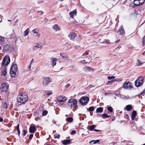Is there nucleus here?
<instances>
[{
  "label": "nucleus",
  "mask_w": 145,
  "mask_h": 145,
  "mask_svg": "<svg viewBox=\"0 0 145 145\" xmlns=\"http://www.w3.org/2000/svg\"><path fill=\"white\" fill-rule=\"evenodd\" d=\"M28 99L27 94L26 93H21L19 94L17 98V101L18 103L24 104Z\"/></svg>",
  "instance_id": "nucleus-1"
},
{
  "label": "nucleus",
  "mask_w": 145,
  "mask_h": 145,
  "mask_svg": "<svg viewBox=\"0 0 145 145\" xmlns=\"http://www.w3.org/2000/svg\"><path fill=\"white\" fill-rule=\"evenodd\" d=\"M18 70L17 65L16 64H13L11 67L10 70V74L12 77H15L17 75L16 73Z\"/></svg>",
  "instance_id": "nucleus-2"
},
{
  "label": "nucleus",
  "mask_w": 145,
  "mask_h": 145,
  "mask_svg": "<svg viewBox=\"0 0 145 145\" xmlns=\"http://www.w3.org/2000/svg\"><path fill=\"white\" fill-rule=\"evenodd\" d=\"M77 103L76 99H71L69 100L68 105L71 106V108H74L77 106Z\"/></svg>",
  "instance_id": "nucleus-3"
},
{
  "label": "nucleus",
  "mask_w": 145,
  "mask_h": 145,
  "mask_svg": "<svg viewBox=\"0 0 145 145\" xmlns=\"http://www.w3.org/2000/svg\"><path fill=\"white\" fill-rule=\"evenodd\" d=\"M144 80V78L141 76H139L135 81V86L137 87H139L142 85Z\"/></svg>",
  "instance_id": "nucleus-4"
},
{
  "label": "nucleus",
  "mask_w": 145,
  "mask_h": 145,
  "mask_svg": "<svg viewBox=\"0 0 145 145\" xmlns=\"http://www.w3.org/2000/svg\"><path fill=\"white\" fill-rule=\"evenodd\" d=\"M10 61V57L8 56H5L3 59L2 65L4 66L8 65Z\"/></svg>",
  "instance_id": "nucleus-5"
},
{
  "label": "nucleus",
  "mask_w": 145,
  "mask_h": 145,
  "mask_svg": "<svg viewBox=\"0 0 145 145\" xmlns=\"http://www.w3.org/2000/svg\"><path fill=\"white\" fill-rule=\"evenodd\" d=\"M89 98L88 97H82L79 100V102L83 106L86 105L88 102Z\"/></svg>",
  "instance_id": "nucleus-6"
},
{
  "label": "nucleus",
  "mask_w": 145,
  "mask_h": 145,
  "mask_svg": "<svg viewBox=\"0 0 145 145\" xmlns=\"http://www.w3.org/2000/svg\"><path fill=\"white\" fill-rule=\"evenodd\" d=\"M52 79L50 77H45L43 78L42 82V85L44 86H46L51 82Z\"/></svg>",
  "instance_id": "nucleus-7"
},
{
  "label": "nucleus",
  "mask_w": 145,
  "mask_h": 145,
  "mask_svg": "<svg viewBox=\"0 0 145 145\" xmlns=\"http://www.w3.org/2000/svg\"><path fill=\"white\" fill-rule=\"evenodd\" d=\"M123 88L126 89H131L132 88V84L130 82L124 83L123 85Z\"/></svg>",
  "instance_id": "nucleus-8"
},
{
  "label": "nucleus",
  "mask_w": 145,
  "mask_h": 145,
  "mask_svg": "<svg viewBox=\"0 0 145 145\" xmlns=\"http://www.w3.org/2000/svg\"><path fill=\"white\" fill-rule=\"evenodd\" d=\"M66 98L64 96L61 95L59 96L57 98V100L59 102H64L66 100Z\"/></svg>",
  "instance_id": "nucleus-9"
},
{
  "label": "nucleus",
  "mask_w": 145,
  "mask_h": 145,
  "mask_svg": "<svg viewBox=\"0 0 145 145\" xmlns=\"http://www.w3.org/2000/svg\"><path fill=\"white\" fill-rule=\"evenodd\" d=\"M8 86L5 83H3L1 85V87H0V90L2 91H7Z\"/></svg>",
  "instance_id": "nucleus-10"
},
{
  "label": "nucleus",
  "mask_w": 145,
  "mask_h": 145,
  "mask_svg": "<svg viewBox=\"0 0 145 145\" xmlns=\"http://www.w3.org/2000/svg\"><path fill=\"white\" fill-rule=\"evenodd\" d=\"M76 36V34L74 33H71L68 36L71 40H73Z\"/></svg>",
  "instance_id": "nucleus-11"
},
{
  "label": "nucleus",
  "mask_w": 145,
  "mask_h": 145,
  "mask_svg": "<svg viewBox=\"0 0 145 145\" xmlns=\"http://www.w3.org/2000/svg\"><path fill=\"white\" fill-rule=\"evenodd\" d=\"M36 131V127L34 125H31L29 128V131L31 133H34Z\"/></svg>",
  "instance_id": "nucleus-12"
},
{
  "label": "nucleus",
  "mask_w": 145,
  "mask_h": 145,
  "mask_svg": "<svg viewBox=\"0 0 145 145\" xmlns=\"http://www.w3.org/2000/svg\"><path fill=\"white\" fill-rule=\"evenodd\" d=\"M76 13L77 12L76 9H75L73 11L70 12L69 13V15H70V17L72 18H73L74 16L76 15Z\"/></svg>",
  "instance_id": "nucleus-13"
},
{
  "label": "nucleus",
  "mask_w": 145,
  "mask_h": 145,
  "mask_svg": "<svg viewBox=\"0 0 145 145\" xmlns=\"http://www.w3.org/2000/svg\"><path fill=\"white\" fill-rule=\"evenodd\" d=\"M118 32H119L120 34L121 35H123L125 33V31L123 28L122 26L120 27Z\"/></svg>",
  "instance_id": "nucleus-14"
},
{
  "label": "nucleus",
  "mask_w": 145,
  "mask_h": 145,
  "mask_svg": "<svg viewBox=\"0 0 145 145\" xmlns=\"http://www.w3.org/2000/svg\"><path fill=\"white\" fill-rule=\"evenodd\" d=\"M52 28L55 31H56L60 30L59 26L57 24H55L53 25Z\"/></svg>",
  "instance_id": "nucleus-15"
},
{
  "label": "nucleus",
  "mask_w": 145,
  "mask_h": 145,
  "mask_svg": "<svg viewBox=\"0 0 145 145\" xmlns=\"http://www.w3.org/2000/svg\"><path fill=\"white\" fill-rule=\"evenodd\" d=\"M92 69H93L90 67L86 66L84 67V70L85 72H90L92 70Z\"/></svg>",
  "instance_id": "nucleus-16"
},
{
  "label": "nucleus",
  "mask_w": 145,
  "mask_h": 145,
  "mask_svg": "<svg viewBox=\"0 0 145 145\" xmlns=\"http://www.w3.org/2000/svg\"><path fill=\"white\" fill-rule=\"evenodd\" d=\"M140 1H133L132 2V4L134 5L133 6H137L139 5Z\"/></svg>",
  "instance_id": "nucleus-17"
},
{
  "label": "nucleus",
  "mask_w": 145,
  "mask_h": 145,
  "mask_svg": "<svg viewBox=\"0 0 145 145\" xmlns=\"http://www.w3.org/2000/svg\"><path fill=\"white\" fill-rule=\"evenodd\" d=\"M30 31V29L29 28H27L24 32V37H26L29 34V31Z\"/></svg>",
  "instance_id": "nucleus-18"
},
{
  "label": "nucleus",
  "mask_w": 145,
  "mask_h": 145,
  "mask_svg": "<svg viewBox=\"0 0 145 145\" xmlns=\"http://www.w3.org/2000/svg\"><path fill=\"white\" fill-rule=\"evenodd\" d=\"M103 108L101 107H100L97 108L96 110V113H102L103 112Z\"/></svg>",
  "instance_id": "nucleus-19"
},
{
  "label": "nucleus",
  "mask_w": 145,
  "mask_h": 145,
  "mask_svg": "<svg viewBox=\"0 0 145 145\" xmlns=\"http://www.w3.org/2000/svg\"><path fill=\"white\" fill-rule=\"evenodd\" d=\"M71 142V141L69 139L65 140L63 141V144L64 145H67L69 144Z\"/></svg>",
  "instance_id": "nucleus-20"
},
{
  "label": "nucleus",
  "mask_w": 145,
  "mask_h": 145,
  "mask_svg": "<svg viewBox=\"0 0 145 145\" xmlns=\"http://www.w3.org/2000/svg\"><path fill=\"white\" fill-rule=\"evenodd\" d=\"M52 60V65L53 66H55L56 64V62L57 59L56 58H52L51 59Z\"/></svg>",
  "instance_id": "nucleus-21"
},
{
  "label": "nucleus",
  "mask_w": 145,
  "mask_h": 145,
  "mask_svg": "<svg viewBox=\"0 0 145 145\" xmlns=\"http://www.w3.org/2000/svg\"><path fill=\"white\" fill-rule=\"evenodd\" d=\"M7 74V69L6 67L3 68V70H2V75L5 76Z\"/></svg>",
  "instance_id": "nucleus-22"
},
{
  "label": "nucleus",
  "mask_w": 145,
  "mask_h": 145,
  "mask_svg": "<svg viewBox=\"0 0 145 145\" xmlns=\"http://www.w3.org/2000/svg\"><path fill=\"white\" fill-rule=\"evenodd\" d=\"M118 80L117 79H115V80H111L109 81H108L107 83L106 84L107 85H110L111 84H112L113 82Z\"/></svg>",
  "instance_id": "nucleus-23"
},
{
  "label": "nucleus",
  "mask_w": 145,
  "mask_h": 145,
  "mask_svg": "<svg viewBox=\"0 0 145 145\" xmlns=\"http://www.w3.org/2000/svg\"><path fill=\"white\" fill-rule=\"evenodd\" d=\"M132 107L131 105H127L126 106V109L128 111L131 110L132 109Z\"/></svg>",
  "instance_id": "nucleus-24"
},
{
  "label": "nucleus",
  "mask_w": 145,
  "mask_h": 145,
  "mask_svg": "<svg viewBox=\"0 0 145 145\" xmlns=\"http://www.w3.org/2000/svg\"><path fill=\"white\" fill-rule=\"evenodd\" d=\"M137 65L138 66H140L141 65L143 64V62L140 61V60L138 59L137 60Z\"/></svg>",
  "instance_id": "nucleus-25"
},
{
  "label": "nucleus",
  "mask_w": 145,
  "mask_h": 145,
  "mask_svg": "<svg viewBox=\"0 0 145 145\" xmlns=\"http://www.w3.org/2000/svg\"><path fill=\"white\" fill-rule=\"evenodd\" d=\"M60 55L63 58H67L68 57V55L64 53H61L60 54Z\"/></svg>",
  "instance_id": "nucleus-26"
},
{
  "label": "nucleus",
  "mask_w": 145,
  "mask_h": 145,
  "mask_svg": "<svg viewBox=\"0 0 145 145\" xmlns=\"http://www.w3.org/2000/svg\"><path fill=\"white\" fill-rule=\"evenodd\" d=\"M67 121L71 123L73 121V119L72 117H69L67 119Z\"/></svg>",
  "instance_id": "nucleus-27"
},
{
  "label": "nucleus",
  "mask_w": 145,
  "mask_h": 145,
  "mask_svg": "<svg viewBox=\"0 0 145 145\" xmlns=\"http://www.w3.org/2000/svg\"><path fill=\"white\" fill-rule=\"evenodd\" d=\"M120 97L122 99H128L130 98L129 97H127V96H124L122 95H120Z\"/></svg>",
  "instance_id": "nucleus-28"
},
{
  "label": "nucleus",
  "mask_w": 145,
  "mask_h": 145,
  "mask_svg": "<svg viewBox=\"0 0 145 145\" xmlns=\"http://www.w3.org/2000/svg\"><path fill=\"white\" fill-rule=\"evenodd\" d=\"M95 125H92L90 126L89 127V129H89V130L92 131L93 130V129H94V128L95 127Z\"/></svg>",
  "instance_id": "nucleus-29"
},
{
  "label": "nucleus",
  "mask_w": 145,
  "mask_h": 145,
  "mask_svg": "<svg viewBox=\"0 0 145 145\" xmlns=\"http://www.w3.org/2000/svg\"><path fill=\"white\" fill-rule=\"evenodd\" d=\"M94 109V108L93 106H92L89 107L88 109H87V110H88L89 111H92Z\"/></svg>",
  "instance_id": "nucleus-30"
},
{
  "label": "nucleus",
  "mask_w": 145,
  "mask_h": 145,
  "mask_svg": "<svg viewBox=\"0 0 145 145\" xmlns=\"http://www.w3.org/2000/svg\"><path fill=\"white\" fill-rule=\"evenodd\" d=\"M102 116L104 118H109L110 116H108L107 114L105 113L102 115Z\"/></svg>",
  "instance_id": "nucleus-31"
},
{
  "label": "nucleus",
  "mask_w": 145,
  "mask_h": 145,
  "mask_svg": "<svg viewBox=\"0 0 145 145\" xmlns=\"http://www.w3.org/2000/svg\"><path fill=\"white\" fill-rule=\"evenodd\" d=\"M48 113V111L47 110H45L42 113V116H45Z\"/></svg>",
  "instance_id": "nucleus-32"
},
{
  "label": "nucleus",
  "mask_w": 145,
  "mask_h": 145,
  "mask_svg": "<svg viewBox=\"0 0 145 145\" xmlns=\"http://www.w3.org/2000/svg\"><path fill=\"white\" fill-rule=\"evenodd\" d=\"M10 45L8 44L6 45L5 46V48L7 50H8L10 49Z\"/></svg>",
  "instance_id": "nucleus-33"
},
{
  "label": "nucleus",
  "mask_w": 145,
  "mask_h": 145,
  "mask_svg": "<svg viewBox=\"0 0 145 145\" xmlns=\"http://www.w3.org/2000/svg\"><path fill=\"white\" fill-rule=\"evenodd\" d=\"M108 110L110 112H112L113 111V109L112 107L109 106L108 108Z\"/></svg>",
  "instance_id": "nucleus-34"
},
{
  "label": "nucleus",
  "mask_w": 145,
  "mask_h": 145,
  "mask_svg": "<svg viewBox=\"0 0 145 145\" xmlns=\"http://www.w3.org/2000/svg\"><path fill=\"white\" fill-rule=\"evenodd\" d=\"M115 76H108L107 78L108 80H111L112 79L114 78H115Z\"/></svg>",
  "instance_id": "nucleus-35"
},
{
  "label": "nucleus",
  "mask_w": 145,
  "mask_h": 145,
  "mask_svg": "<svg viewBox=\"0 0 145 145\" xmlns=\"http://www.w3.org/2000/svg\"><path fill=\"white\" fill-rule=\"evenodd\" d=\"M34 33H37L39 31V30L38 29H34L32 31Z\"/></svg>",
  "instance_id": "nucleus-36"
},
{
  "label": "nucleus",
  "mask_w": 145,
  "mask_h": 145,
  "mask_svg": "<svg viewBox=\"0 0 145 145\" xmlns=\"http://www.w3.org/2000/svg\"><path fill=\"white\" fill-rule=\"evenodd\" d=\"M103 43H106V44H109V40H105L103 42H102Z\"/></svg>",
  "instance_id": "nucleus-37"
},
{
  "label": "nucleus",
  "mask_w": 145,
  "mask_h": 145,
  "mask_svg": "<svg viewBox=\"0 0 145 145\" xmlns=\"http://www.w3.org/2000/svg\"><path fill=\"white\" fill-rule=\"evenodd\" d=\"M136 114H137V112L135 110H134L133 111L132 114V115L136 116Z\"/></svg>",
  "instance_id": "nucleus-38"
},
{
  "label": "nucleus",
  "mask_w": 145,
  "mask_h": 145,
  "mask_svg": "<svg viewBox=\"0 0 145 145\" xmlns=\"http://www.w3.org/2000/svg\"><path fill=\"white\" fill-rule=\"evenodd\" d=\"M3 107L4 108H7V104L6 102H5L3 104Z\"/></svg>",
  "instance_id": "nucleus-39"
},
{
  "label": "nucleus",
  "mask_w": 145,
  "mask_h": 145,
  "mask_svg": "<svg viewBox=\"0 0 145 145\" xmlns=\"http://www.w3.org/2000/svg\"><path fill=\"white\" fill-rule=\"evenodd\" d=\"M23 136L24 137L26 134L27 132L25 130H23Z\"/></svg>",
  "instance_id": "nucleus-40"
},
{
  "label": "nucleus",
  "mask_w": 145,
  "mask_h": 145,
  "mask_svg": "<svg viewBox=\"0 0 145 145\" xmlns=\"http://www.w3.org/2000/svg\"><path fill=\"white\" fill-rule=\"evenodd\" d=\"M35 47H37L38 48H40L42 46L41 45H39L37 43L35 44Z\"/></svg>",
  "instance_id": "nucleus-41"
},
{
  "label": "nucleus",
  "mask_w": 145,
  "mask_h": 145,
  "mask_svg": "<svg viewBox=\"0 0 145 145\" xmlns=\"http://www.w3.org/2000/svg\"><path fill=\"white\" fill-rule=\"evenodd\" d=\"M0 40L1 42H3L4 41V38L0 36Z\"/></svg>",
  "instance_id": "nucleus-42"
},
{
  "label": "nucleus",
  "mask_w": 145,
  "mask_h": 145,
  "mask_svg": "<svg viewBox=\"0 0 145 145\" xmlns=\"http://www.w3.org/2000/svg\"><path fill=\"white\" fill-rule=\"evenodd\" d=\"M80 63L81 64H84L86 63L85 60H81L80 61Z\"/></svg>",
  "instance_id": "nucleus-43"
},
{
  "label": "nucleus",
  "mask_w": 145,
  "mask_h": 145,
  "mask_svg": "<svg viewBox=\"0 0 145 145\" xmlns=\"http://www.w3.org/2000/svg\"><path fill=\"white\" fill-rule=\"evenodd\" d=\"M76 133V131L75 130H73L72 131V132L71 133V135H74Z\"/></svg>",
  "instance_id": "nucleus-44"
},
{
  "label": "nucleus",
  "mask_w": 145,
  "mask_h": 145,
  "mask_svg": "<svg viewBox=\"0 0 145 145\" xmlns=\"http://www.w3.org/2000/svg\"><path fill=\"white\" fill-rule=\"evenodd\" d=\"M99 141H100V140H93L94 142H93V143L96 144V143H97L99 142Z\"/></svg>",
  "instance_id": "nucleus-45"
},
{
  "label": "nucleus",
  "mask_w": 145,
  "mask_h": 145,
  "mask_svg": "<svg viewBox=\"0 0 145 145\" xmlns=\"http://www.w3.org/2000/svg\"><path fill=\"white\" fill-rule=\"evenodd\" d=\"M33 135L32 134H31L29 136V140H31L33 138Z\"/></svg>",
  "instance_id": "nucleus-46"
},
{
  "label": "nucleus",
  "mask_w": 145,
  "mask_h": 145,
  "mask_svg": "<svg viewBox=\"0 0 145 145\" xmlns=\"http://www.w3.org/2000/svg\"><path fill=\"white\" fill-rule=\"evenodd\" d=\"M144 1H140L139 5H141L143 4L144 3Z\"/></svg>",
  "instance_id": "nucleus-47"
},
{
  "label": "nucleus",
  "mask_w": 145,
  "mask_h": 145,
  "mask_svg": "<svg viewBox=\"0 0 145 145\" xmlns=\"http://www.w3.org/2000/svg\"><path fill=\"white\" fill-rule=\"evenodd\" d=\"M35 136L37 138H39V133H37L35 134Z\"/></svg>",
  "instance_id": "nucleus-48"
},
{
  "label": "nucleus",
  "mask_w": 145,
  "mask_h": 145,
  "mask_svg": "<svg viewBox=\"0 0 145 145\" xmlns=\"http://www.w3.org/2000/svg\"><path fill=\"white\" fill-rule=\"evenodd\" d=\"M52 91H50L47 94V95L48 96H49L51 95H52Z\"/></svg>",
  "instance_id": "nucleus-49"
},
{
  "label": "nucleus",
  "mask_w": 145,
  "mask_h": 145,
  "mask_svg": "<svg viewBox=\"0 0 145 145\" xmlns=\"http://www.w3.org/2000/svg\"><path fill=\"white\" fill-rule=\"evenodd\" d=\"M60 137V135H58L57 136H55L54 138H57L58 139Z\"/></svg>",
  "instance_id": "nucleus-50"
},
{
  "label": "nucleus",
  "mask_w": 145,
  "mask_h": 145,
  "mask_svg": "<svg viewBox=\"0 0 145 145\" xmlns=\"http://www.w3.org/2000/svg\"><path fill=\"white\" fill-rule=\"evenodd\" d=\"M135 116L131 115V118L132 120H134L135 119Z\"/></svg>",
  "instance_id": "nucleus-51"
},
{
  "label": "nucleus",
  "mask_w": 145,
  "mask_h": 145,
  "mask_svg": "<svg viewBox=\"0 0 145 145\" xmlns=\"http://www.w3.org/2000/svg\"><path fill=\"white\" fill-rule=\"evenodd\" d=\"M38 13H40V14H42L43 12L42 11H39L37 12Z\"/></svg>",
  "instance_id": "nucleus-52"
},
{
  "label": "nucleus",
  "mask_w": 145,
  "mask_h": 145,
  "mask_svg": "<svg viewBox=\"0 0 145 145\" xmlns=\"http://www.w3.org/2000/svg\"><path fill=\"white\" fill-rule=\"evenodd\" d=\"M142 42L143 43L145 42V35L144 37L142 39Z\"/></svg>",
  "instance_id": "nucleus-53"
},
{
  "label": "nucleus",
  "mask_w": 145,
  "mask_h": 145,
  "mask_svg": "<svg viewBox=\"0 0 145 145\" xmlns=\"http://www.w3.org/2000/svg\"><path fill=\"white\" fill-rule=\"evenodd\" d=\"M17 130H20L19 129V124H18L16 127Z\"/></svg>",
  "instance_id": "nucleus-54"
},
{
  "label": "nucleus",
  "mask_w": 145,
  "mask_h": 145,
  "mask_svg": "<svg viewBox=\"0 0 145 145\" xmlns=\"http://www.w3.org/2000/svg\"><path fill=\"white\" fill-rule=\"evenodd\" d=\"M94 131L96 132H99L101 131V130H98L97 129H94Z\"/></svg>",
  "instance_id": "nucleus-55"
},
{
  "label": "nucleus",
  "mask_w": 145,
  "mask_h": 145,
  "mask_svg": "<svg viewBox=\"0 0 145 145\" xmlns=\"http://www.w3.org/2000/svg\"><path fill=\"white\" fill-rule=\"evenodd\" d=\"M33 59L31 60V61L30 62V64H31H31H32V63H33Z\"/></svg>",
  "instance_id": "nucleus-56"
},
{
  "label": "nucleus",
  "mask_w": 145,
  "mask_h": 145,
  "mask_svg": "<svg viewBox=\"0 0 145 145\" xmlns=\"http://www.w3.org/2000/svg\"><path fill=\"white\" fill-rule=\"evenodd\" d=\"M17 131H18V136H19L20 135V130H17Z\"/></svg>",
  "instance_id": "nucleus-57"
},
{
  "label": "nucleus",
  "mask_w": 145,
  "mask_h": 145,
  "mask_svg": "<svg viewBox=\"0 0 145 145\" xmlns=\"http://www.w3.org/2000/svg\"><path fill=\"white\" fill-rule=\"evenodd\" d=\"M3 121V119L2 118L0 117V122H2Z\"/></svg>",
  "instance_id": "nucleus-58"
},
{
  "label": "nucleus",
  "mask_w": 145,
  "mask_h": 145,
  "mask_svg": "<svg viewBox=\"0 0 145 145\" xmlns=\"http://www.w3.org/2000/svg\"><path fill=\"white\" fill-rule=\"evenodd\" d=\"M145 93V89H144L142 91L141 93L140 94L141 95L143 93Z\"/></svg>",
  "instance_id": "nucleus-59"
},
{
  "label": "nucleus",
  "mask_w": 145,
  "mask_h": 145,
  "mask_svg": "<svg viewBox=\"0 0 145 145\" xmlns=\"http://www.w3.org/2000/svg\"><path fill=\"white\" fill-rule=\"evenodd\" d=\"M70 86V84H67L66 86V87L67 88L69 87Z\"/></svg>",
  "instance_id": "nucleus-60"
},
{
  "label": "nucleus",
  "mask_w": 145,
  "mask_h": 145,
  "mask_svg": "<svg viewBox=\"0 0 145 145\" xmlns=\"http://www.w3.org/2000/svg\"><path fill=\"white\" fill-rule=\"evenodd\" d=\"M31 64H29V66L28 67V69H29V70H30L31 68Z\"/></svg>",
  "instance_id": "nucleus-61"
},
{
  "label": "nucleus",
  "mask_w": 145,
  "mask_h": 145,
  "mask_svg": "<svg viewBox=\"0 0 145 145\" xmlns=\"http://www.w3.org/2000/svg\"><path fill=\"white\" fill-rule=\"evenodd\" d=\"M120 41V40L119 39V40H116V41H115V42L116 43H118V42H119Z\"/></svg>",
  "instance_id": "nucleus-62"
},
{
  "label": "nucleus",
  "mask_w": 145,
  "mask_h": 145,
  "mask_svg": "<svg viewBox=\"0 0 145 145\" xmlns=\"http://www.w3.org/2000/svg\"><path fill=\"white\" fill-rule=\"evenodd\" d=\"M43 3V1H41L40 2V3Z\"/></svg>",
  "instance_id": "nucleus-63"
},
{
  "label": "nucleus",
  "mask_w": 145,
  "mask_h": 145,
  "mask_svg": "<svg viewBox=\"0 0 145 145\" xmlns=\"http://www.w3.org/2000/svg\"><path fill=\"white\" fill-rule=\"evenodd\" d=\"M93 142V140L90 141V142H89V143H91Z\"/></svg>",
  "instance_id": "nucleus-64"
}]
</instances>
